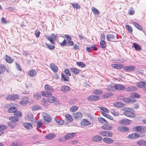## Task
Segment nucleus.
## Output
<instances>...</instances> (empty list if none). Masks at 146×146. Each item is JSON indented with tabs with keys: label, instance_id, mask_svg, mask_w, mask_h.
Returning a JSON list of instances; mask_svg holds the SVG:
<instances>
[{
	"label": "nucleus",
	"instance_id": "6e6552de",
	"mask_svg": "<svg viewBox=\"0 0 146 146\" xmlns=\"http://www.w3.org/2000/svg\"><path fill=\"white\" fill-rule=\"evenodd\" d=\"M123 114L125 115L131 117H135V115L133 113L129 110L124 111Z\"/></svg>",
	"mask_w": 146,
	"mask_h": 146
},
{
	"label": "nucleus",
	"instance_id": "69168bd1",
	"mask_svg": "<svg viewBox=\"0 0 146 146\" xmlns=\"http://www.w3.org/2000/svg\"><path fill=\"white\" fill-rule=\"evenodd\" d=\"M27 117L29 120L31 121L33 120V115L32 114H29L27 115Z\"/></svg>",
	"mask_w": 146,
	"mask_h": 146
},
{
	"label": "nucleus",
	"instance_id": "5fc2aeb1",
	"mask_svg": "<svg viewBox=\"0 0 146 146\" xmlns=\"http://www.w3.org/2000/svg\"><path fill=\"white\" fill-rule=\"evenodd\" d=\"M76 64L77 66L82 68L85 67L86 66L85 64L82 62H78Z\"/></svg>",
	"mask_w": 146,
	"mask_h": 146
},
{
	"label": "nucleus",
	"instance_id": "20e7f679",
	"mask_svg": "<svg viewBox=\"0 0 146 146\" xmlns=\"http://www.w3.org/2000/svg\"><path fill=\"white\" fill-rule=\"evenodd\" d=\"M99 134L103 136L111 137L113 135L112 133L108 131H101Z\"/></svg>",
	"mask_w": 146,
	"mask_h": 146
},
{
	"label": "nucleus",
	"instance_id": "393cba45",
	"mask_svg": "<svg viewBox=\"0 0 146 146\" xmlns=\"http://www.w3.org/2000/svg\"><path fill=\"white\" fill-rule=\"evenodd\" d=\"M102 139V137L99 135H96L94 136L92 138V140L95 141H100Z\"/></svg>",
	"mask_w": 146,
	"mask_h": 146
},
{
	"label": "nucleus",
	"instance_id": "3c124183",
	"mask_svg": "<svg viewBox=\"0 0 146 146\" xmlns=\"http://www.w3.org/2000/svg\"><path fill=\"white\" fill-rule=\"evenodd\" d=\"M98 120L100 122L106 124L108 123V122L105 119L101 117H99L98 118Z\"/></svg>",
	"mask_w": 146,
	"mask_h": 146
},
{
	"label": "nucleus",
	"instance_id": "5701e85b",
	"mask_svg": "<svg viewBox=\"0 0 146 146\" xmlns=\"http://www.w3.org/2000/svg\"><path fill=\"white\" fill-rule=\"evenodd\" d=\"M113 94L110 92H108V93H106L103 94L102 96V97L103 98H107L109 97L112 96Z\"/></svg>",
	"mask_w": 146,
	"mask_h": 146
},
{
	"label": "nucleus",
	"instance_id": "49530a36",
	"mask_svg": "<svg viewBox=\"0 0 146 146\" xmlns=\"http://www.w3.org/2000/svg\"><path fill=\"white\" fill-rule=\"evenodd\" d=\"M22 145V143L20 142L15 141L11 144L13 146H21Z\"/></svg>",
	"mask_w": 146,
	"mask_h": 146
},
{
	"label": "nucleus",
	"instance_id": "4c0bfd02",
	"mask_svg": "<svg viewBox=\"0 0 146 146\" xmlns=\"http://www.w3.org/2000/svg\"><path fill=\"white\" fill-rule=\"evenodd\" d=\"M54 120L55 122L59 125H62L64 123V121L63 120H57L56 118H54Z\"/></svg>",
	"mask_w": 146,
	"mask_h": 146
},
{
	"label": "nucleus",
	"instance_id": "9d476101",
	"mask_svg": "<svg viewBox=\"0 0 146 146\" xmlns=\"http://www.w3.org/2000/svg\"><path fill=\"white\" fill-rule=\"evenodd\" d=\"M42 116L45 120L46 121L50 122L51 121V117L49 114L44 113L42 114Z\"/></svg>",
	"mask_w": 146,
	"mask_h": 146
},
{
	"label": "nucleus",
	"instance_id": "0eeeda50",
	"mask_svg": "<svg viewBox=\"0 0 146 146\" xmlns=\"http://www.w3.org/2000/svg\"><path fill=\"white\" fill-rule=\"evenodd\" d=\"M19 96L17 95L10 94L6 98V99L7 100H15L18 99L19 98Z\"/></svg>",
	"mask_w": 146,
	"mask_h": 146
},
{
	"label": "nucleus",
	"instance_id": "864d4df0",
	"mask_svg": "<svg viewBox=\"0 0 146 146\" xmlns=\"http://www.w3.org/2000/svg\"><path fill=\"white\" fill-rule=\"evenodd\" d=\"M31 109L33 111H34L41 109V107L38 106L34 105L32 107Z\"/></svg>",
	"mask_w": 146,
	"mask_h": 146
},
{
	"label": "nucleus",
	"instance_id": "0e129e2a",
	"mask_svg": "<svg viewBox=\"0 0 146 146\" xmlns=\"http://www.w3.org/2000/svg\"><path fill=\"white\" fill-rule=\"evenodd\" d=\"M102 128L104 130H110L111 129V127L104 125L102 126Z\"/></svg>",
	"mask_w": 146,
	"mask_h": 146
},
{
	"label": "nucleus",
	"instance_id": "473e14b6",
	"mask_svg": "<svg viewBox=\"0 0 146 146\" xmlns=\"http://www.w3.org/2000/svg\"><path fill=\"white\" fill-rule=\"evenodd\" d=\"M65 117L68 122H71L73 121L72 117L69 114H66Z\"/></svg>",
	"mask_w": 146,
	"mask_h": 146
},
{
	"label": "nucleus",
	"instance_id": "f8f14e48",
	"mask_svg": "<svg viewBox=\"0 0 146 146\" xmlns=\"http://www.w3.org/2000/svg\"><path fill=\"white\" fill-rule=\"evenodd\" d=\"M135 68L134 66H127L124 67V70L128 72H131L133 71Z\"/></svg>",
	"mask_w": 146,
	"mask_h": 146
},
{
	"label": "nucleus",
	"instance_id": "c9c22d12",
	"mask_svg": "<svg viewBox=\"0 0 146 146\" xmlns=\"http://www.w3.org/2000/svg\"><path fill=\"white\" fill-rule=\"evenodd\" d=\"M46 38L50 41L52 44H54L55 42V40H54L51 36L49 35L46 36Z\"/></svg>",
	"mask_w": 146,
	"mask_h": 146
},
{
	"label": "nucleus",
	"instance_id": "603ef678",
	"mask_svg": "<svg viewBox=\"0 0 146 146\" xmlns=\"http://www.w3.org/2000/svg\"><path fill=\"white\" fill-rule=\"evenodd\" d=\"M42 123L40 121H38L37 123V127L36 128L37 130L40 132L41 131V130H39L38 129L41 128L42 127Z\"/></svg>",
	"mask_w": 146,
	"mask_h": 146
},
{
	"label": "nucleus",
	"instance_id": "37998d69",
	"mask_svg": "<svg viewBox=\"0 0 146 146\" xmlns=\"http://www.w3.org/2000/svg\"><path fill=\"white\" fill-rule=\"evenodd\" d=\"M17 110L16 108L13 107H11L8 109V111L10 113H14Z\"/></svg>",
	"mask_w": 146,
	"mask_h": 146
},
{
	"label": "nucleus",
	"instance_id": "c03bdc74",
	"mask_svg": "<svg viewBox=\"0 0 146 146\" xmlns=\"http://www.w3.org/2000/svg\"><path fill=\"white\" fill-rule=\"evenodd\" d=\"M132 23L136 28L139 30H142V27L140 26L138 23L135 22H133Z\"/></svg>",
	"mask_w": 146,
	"mask_h": 146
},
{
	"label": "nucleus",
	"instance_id": "774afa93",
	"mask_svg": "<svg viewBox=\"0 0 146 146\" xmlns=\"http://www.w3.org/2000/svg\"><path fill=\"white\" fill-rule=\"evenodd\" d=\"M60 45L61 46H64L67 44L66 41V40H64L62 42L60 43Z\"/></svg>",
	"mask_w": 146,
	"mask_h": 146
},
{
	"label": "nucleus",
	"instance_id": "cd10ccee",
	"mask_svg": "<svg viewBox=\"0 0 146 146\" xmlns=\"http://www.w3.org/2000/svg\"><path fill=\"white\" fill-rule=\"evenodd\" d=\"M114 106L116 107L123 108L125 106L124 104L119 102H117L114 104Z\"/></svg>",
	"mask_w": 146,
	"mask_h": 146
},
{
	"label": "nucleus",
	"instance_id": "bf43d9fd",
	"mask_svg": "<svg viewBox=\"0 0 146 146\" xmlns=\"http://www.w3.org/2000/svg\"><path fill=\"white\" fill-rule=\"evenodd\" d=\"M45 44L47 46L48 48L52 50L55 48L54 46L50 45L49 44L45 43Z\"/></svg>",
	"mask_w": 146,
	"mask_h": 146
},
{
	"label": "nucleus",
	"instance_id": "a18cd8bd",
	"mask_svg": "<svg viewBox=\"0 0 146 146\" xmlns=\"http://www.w3.org/2000/svg\"><path fill=\"white\" fill-rule=\"evenodd\" d=\"M101 47L102 48H104L106 47V43L104 40H101L100 42Z\"/></svg>",
	"mask_w": 146,
	"mask_h": 146
},
{
	"label": "nucleus",
	"instance_id": "aec40b11",
	"mask_svg": "<svg viewBox=\"0 0 146 146\" xmlns=\"http://www.w3.org/2000/svg\"><path fill=\"white\" fill-rule=\"evenodd\" d=\"M137 86L139 88H144L146 87V83L143 82H141L137 84Z\"/></svg>",
	"mask_w": 146,
	"mask_h": 146
},
{
	"label": "nucleus",
	"instance_id": "a878e982",
	"mask_svg": "<svg viewBox=\"0 0 146 146\" xmlns=\"http://www.w3.org/2000/svg\"><path fill=\"white\" fill-rule=\"evenodd\" d=\"M28 74L31 77H33L36 74V71L35 70H31L29 71Z\"/></svg>",
	"mask_w": 146,
	"mask_h": 146
},
{
	"label": "nucleus",
	"instance_id": "ea45409f",
	"mask_svg": "<svg viewBox=\"0 0 146 146\" xmlns=\"http://www.w3.org/2000/svg\"><path fill=\"white\" fill-rule=\"evenodd\" d=\"M93 93L96 95H101L103 93V92L98 89H96L93 92Z\"/></svg>",
	"mask_w": 146,
	"mask_h": 146
},
{
	"label": "nucleus",
	"instance_id": "7ed1b4c3",
	"mask_svg": "<svg viewBox=\"0 0 146 146\" xmlns=\"http://www.w3.org/2000/svg\"><path fill=\"white\" fill-rule=\"evenodd\" d=\"M100 98L99 96L94 95H91L87 98V99L90 101H96L98 100Z\"/></svg>",
	"mask_w": 146,
	"mask_h": 146
},
{
	"label": "nucleus",
	"instance_id": "338daca9",
	"mask_svg": "<svg viewBox=\"0 0 146 146\" xmlns=\"http://www.w3.org/2000/svg\"><path fill=\"white\" fill-rule=\"evenodd\" d=\"M7 126L4 125H0V131H2L7 129Z\"/></svg>",
	"mask_w": 146,
	"mask_h": 146
},
{
	"label": "nucleus",
	"instance_id": "a211bd4d",
	"mask_svg": "<svg viewBox=\"0 0 146 146\" xmlns=\"http://www.w3.org/2000/svg\"><path fill=\"white\" fill-rule=\"evenodd\" d=\"M44 88L45 90L49 91L50 92L54 91V89L52 87L48 84L45 85L44 86Z\"/></svg>",
	"mask_w": 146,
	"mask_h": 146
},
{
	"label": "nucleus",
	"instance_id": "8fccbe9b",
	"mask_svg": "<svg viewBox=\"0 0 146 146\" xmlns=\"http://www.w3.org/2000/svg\"><path fill=\"white\" fill-rule=\"evenodd\" d=\"M34 98L36 100H39L41 98V95L40 94L36 93L33 95Z\"/></svg>",
	"mask_w": 146,
	"mask_h": 146
},
{
	"label": "nucleus",
	"instance_id": "423d86ee",
	"mask_svg": "<svg viewBox=\"0 0 146 146\" xmlns=\"http://www.w3.org/2000/svg\"><path fill=\"white\" fill-rule=\"evenodd\" d=\"M81 124L82 125L84 126H86L88 125H90V127L93 126V125L88 120L86 119H82L81 121Z\"/></svg>",
	"mask_w": 146,
	"mask_h": 146
},
{
	"label": "nucleus",
	"instance_id": "e2e57ef3",
	"mask_svg": "<svg viewBox=\"0 0 146 146\" xmlns=\"http://www.w3.org/2000/svg\"><path fill=\"white\" fill-rule=\"evenodd\" d=\"M64 73L66 76H71V74L69 70L67 69H65L64 71Z\"/></svg>",
	"mask_w": 146,
	"mask_h": 146
},
{
	"label": "nucleus",
	"instance_id": "c85d7f7f",
	"mask_svg": "<svg viewBox=\"0 0 146 146\" xmlns=\"http://www.w3.org/2000/svg\"><path fill=\"white\" fill-rule=\"evenodd\" d=\"M9 119L11 121L15 122L19 121V118L17 117L12 116L9 117Z\"/></svg>",
	"mask_w": 146,
	"mask_h": 146
},
{
	"label": "nucleus",
	"instance_id": "2f4dec72",
	"mask_svg": "<svg viewBox=\"0 0 146 146\" xmlns=\"http://www.w3.org/2000/svg\"><path fill=\"white\" fill-rule=\"evenodd\" d=\"M56 100V98L54 96H51L48 98V101L50 103L54 102Z\"/></svg>",
	"mask_w": 146,
	"mask_h": 146
},
{
	"label": "nucleus",
	"instance_id": "052dcab7",
	"mask_svg": "<svg viewBox=\"0 0 146 146\" xmlns=\"http://www.w3.org/2000/svg\"><path fill=\"white\" fill-rule=\"evenodd\" d=\"M71 4L74 8L79 9L80 7V6L77 3H72Z\"/></svg>",
	"mask_w": 146,
	"mask_h": 146
},
{
	"label": "nucleus",
	"instance_id": "13d9d810",
	"mask_svg": "<svg viewBox=\"0 0 146 146\" xmlns=\"http://www.w3.org/2000/svg\"><path fill=\"white\" fill-rule=\"evenodd\" d=\"M14 115L19 117H21L22 115L21 112L17 110L14 113Z\"/></svg>",
	"mask_w": 146,
	"mask_h": 146
},
{
	"label": "nucleus",
	"instance_id": "39448f33",
	"mask_svg": "<svg viewBox=\"0 0 146 146\" xmlns=\"http://www.w3.org/2000/svg\"><path fill=\"white\" fill-rule=\"evenodd\" d=\"M131 121L126 119H124L120 120L119 123L121 125H127L130 124Z\"/></svg>",
	"mask_w": 146,
	"mask_h": 146
},
{
	"label": "nucleus",
	"instance_id": "f03ea898",
	"mask_svg": "<svg viewBox=\"0 0 146 146\" xmlns=\"http://www.w3.org/2000/svg\"><path fill=\"white\" fill-rule=\"evenodd\" d=\"M29 100V99L28 97H24L20 100L19 104L22 106H25L27 104Z\"/></svg>",
	"mask_w": 146,
	"mask_h": 146
},
{
	"label": "nucleus",
	"instance_id": "4468645a",
	"mask_svg": "<svg viewBox=\"0 0 146 146\" xmlns=\"http://www.w3.org/2000/svg\"><path fill=\"white\" fill-rule=\"evenodd\" d=\"M103 140L104 143L109 144H111L114 142V140L113 139L108 137L104 138Z\"/></svg>",
	"mask_w": 146,
	"mask_h": 146
},
{
	"label": "nucleus",
	"instance_id": "7c9ffc66",
	"mask_svg": "<svg viewBox=\"0 0 146 146\" xmlns=\"http://www.w3.org/2000/svg\"><path fill=\"white\" fill-rule=\"evenodd\" d=\"M71 71L74 74H78L81 70L76 68H71L70 69Z\"/></svg>",
	"mask_w": 146,
	"mask_h": 146
},
{
	"label": "nucleus",
	"instance_id": "9b49d317",
	"mask_svg": "<svg viewBox=\"0 0 146 146\" xmlns=\"http://www.w3.org/2000/svg\"><path fill=\"white\" fill-rule=\"evenodd\" d=\"M140 137V135L136 133L129 135L128 137L129 139H134Z\"/></svg>",
	"mask_w": 146,
	"mask_h": 146
},
{
	"label": "nucleus",
	"instance_id": "ddd939ff",
	"mask_svg": "<svg viewBox=\"0 0 146 146\" xmlns=\"http://www.w3.org/2000/svg\"><path fill=\"white\" fill-rule=\"evenodd\" d=\"M111 66L117 69H119L124 67V65L123 64H111Z\"/></svg>",
	"mask_w": 146,
	"mask_h": 146
},
{
	"label": "nucleus",
	"instance_id": "680f3d73",
	"mask_svg": "<svg viewBox=\"0 0 146 146\" xmlns=\"http://www.w3.org/2000/svg\"><path fill=\"white\" fill-rule=\"evenodd\" d=\"M135 12L133 10V8L131 7L130 9L129 10L128 14L130 15H132L134 14Z\"/></svg>",
	"mask_w": 146,
	"mask_h": 146
},
{
	"label": "nucleus",
	"instance_id": "de8ad7c7",
	"mask_svg": "<svg viewBox=\"0 0 146 146\" xmlns=\"http://www.w3.org/2000/svg\"><path fill=\"white\" fill-rule=\"evenodd\" d=\"M5 70V66L4 65H0V74L3 73Z\"/></svg>",
	"mask_w": 146,
	"mask_h": 146
},
{
	"label": "nucleus",
	"instance_id": "6ab92c4d",
	"mask_svg": "<svg viewBox=\"0 0 146 146\" xmlns=\"http://www.w3.org/2000/svg\"><path fill=\"white\" fill-rule=\"evenodd\" d=\"M115 38V36L112 34H108L106 35V38L108 41H113V40Z\"/></svg>",
	"mask_w": 146,
	"mask_h": 146
},
{
	"label": "nucleus",
	"instance_id": "6e6d98bb",
	"mask_svg": "<svg viewBox=\"0 0 146 146\" xmlns=\"http://www.w3.org/2000/svg\"><path fill=\"white\" fill-rule=\"evenodd\" d=\"M78 107L73 106H72L70 109V111L72 112H74L77 111L78 109Z\"/></svg>",
	"mask_w": 146,
	"mask_h": 146
},
{
	"label": "nucleus",
	"instance_id": "f3484780",
	"mask_svg": "<svg viewBox=\"0 0 146 146\" xmlns=\"http://www.w3.org/2000/svg\"><path fill=\"white\" fill-rule=\"evenodd\" d=\"M75 135V133H70L66 135L65 136V138L66 140L71 139L74 137Z\"/></svg>",
	"mask_w": 146,
	"mask_h": 146
},
{
	"label": "nucleus",
	"instance_id": "79ce46f5",
	"mask_svg": "<svg viewBox=\"0 0 146 146\" xmlns=\"http://www.w3.org/2000/svg\"><path fill=\"white\" fill-rule=\"evenodd\" d=\"M126 29L127 31L128 32L131 33L133 31V29L131 26L129 25H127L125 26Z\"/></svg>",
	"mask_w": 146,
	"mask_h": 146
},
{
	"label": "nucleus",
	"instance_id": "bb28decb",
	"mask_svg": "<svg viewBox=\"0 0 146 146\" xmlns=\"http://www.w3.org/2000/svg\"><path fill=\"white\" fill-rule=\"evenodd\" d=\"M41 94L43 96L48 97L51 96L52 94L51 92H48V91H45L42 92Z\"/></svg>",
	"mask_w": 146,
	"mask_h": 146
},
{
	"label": "nucleus",
	"instance_id": "1a4fd4ad",
	"mask_svg": "<svg viewBox=\"0 0 146 146\" xmlns=\"http://www.w3.org/2000/svg\"><path fill=\"white\" fill-rule=\"evenodd\" d=\"M70 88L68 86L66 85H63L60 88V90L64 93H67L70 90Z\"/></svg>",
	"mask_w": 146,
	"mask_h": 146
},
{
	"label": "nucleus",
	"instance_id": "b1692460",
	"mask_svg": "<svg viewBox=\"0 0 146 146\" xmlns=\"http://www.w3.org/2000/svg\"><path fill=\"white\" fill-rule=\"evenodd\" d=\"M23 125L25 128L28 129H30L32 127L31 125L28 123H24L23 124Z\"/></svg>",
	"mask_w": 146,
	"mask_h": 146
},
{
	"label": "nucleus",
	"instance_id": "4be33fe9",
	"mask_svg": "<svg viewBox=\"0 0 146 146\" xmlns=\"http://www.w3.org/2000/svg\"><path fill=\"white\" fill-rule=\"evenodd\" d=\"M55 137V135L54 133H50L46 135L45 138L46 139H51L54 138Z\"/></svg>",
	"mask_w": 146,
	"mask_h": 146
},
{
	"label": "nucleus",
	"instance_id": "58836bf2",
	"mask_svg": "<svg viewBox=\"0 0 146 146\" xmlns=\"http://www.w3.org/2000/svg\"><path fill=\"white\" fill-rule=\"evenodd\" d=\"M61 80L62 82H68L69 81L66 78V76L63 73H61Z\"/></svg>",
	"mask_w": 146,
	"mask_h": 146
},
{
	"label": "nucleus",
	"instance_id": "e433bc0d",
	"mask_svg": "<svg viewBox=\"0 0 146 146\" xmlns=\"http://www.w3.org/2000/svg\"><path fill=\"white\" fill-rule=\"evenodd\" d=\"M6 58L5 59L6 61L8 63H11L13 62V59L9 56L7 55L6 56Z\"/></svg>",
	"mask_w": 146,
	"mask_h": 146
},
{
	"label": "nucleus",
	"instance_id": "c756f323",
	"mask_svg": "<svg viewBox=\"0 0 146 146\" xmlns=\"http://www.w3.org/2000/svg\"><path fill=\"white\" fill-rule=\"evenodd\" d=\"M133 45L132 47H134L136 50L139 51L141 50L140 46L136 43H133Z\"/></svg>",
	"mask_w": 146,
	"mask_h": 146
},
{
	"label": "nucleus",
	"instance_id": "09e8293b",
	"mask_svg": "<svg viewBox=\"0 0 146 146\" xmlns=\"http://www.w3.org/2000/svg\"><path fill=\"white\" fill-rule=\"evenodd\" d=\"M92 10L94 14L98 15L99 14V12L98 10L96 8L92 7Z\"/></svg>",
	"mask_w": 146,
	"mask_h": 146
},
{
	"label": "nucleus",
	"instance_id": "f704fd0d",
	"mask_svg": "<svg viewBox=\"0 0 146 146\" xmlns=\"http://www.w3.org/2000/svg\"><path fill=\"white\" fill-rule=\"evenodd\" d=\"M137 144L140 146L146 145V141L144 140H141L137 141Z\"/></svg>",
	"mask_w": 146,
	"mask_h": 146
},
{
	"label": "nucleus",
	"instance_id": "dca6fc26",
	"mask_svg": "<svg viewBox=\"0 0 146 146\" xmlns=\"http://www.w3.org/2000/svg\"><path fill=\"white\" fill-rule=\"evenodd\" d=\"M123 101L127 103H133L136 102V100L133 99H131L129 98H124L122 99Z\"/></svg>",
	"mask_w": 146,
	"mask_h": 146
},
{
	"label": "nucleus",
	"instance_id": "412c9836",
	"mask_svg": "<svg viewBox=\"0 0 146 146\" xmlns=\"http://www.w3.org/2000/svg\"><path fill=\"white\" fill-rule=\"evenodd\" d=\"M50 68L51 70L54 72H56L58 71V68L54 64L52 63L50 64Z\"/></svg>",
	"mask_w": 146,
	"mask_h": 146
},
{
	"label": "nucleus",
	"instance_id": "4d7b16f0",
	"mask_svg": "<svg viewBox=\"0 0 146 146\" xmlns=\"http://www.w3.org/2000/svg\"><path fill=\"white\" fill-rule=\"evenodd\" d=\"M7 124L8 126L11 129H13L14 128L15 124L11 122H9L7 123Z\"/></svg>",
	"mask_w": 146,
	"mask_h": 146
},
{
	"label": "nucleus",
	"instance_id": "f257e3e1",
	"mask_svg": "<svg viewBox=\"0 0 146 146\" xmlns=\"http://www.w3.org/2000/svg\"><path fill=\"white\" fill-rule=\"evenodd\" d=\"M73 116L75 120H79L81 119L82 115L80 112H77L73 113Z\"/></svg>",
	"mask_w": 146,
	"mask_h": 146
},
{
	"label": "nucleus",
	"instance_id": "72a5a7b5",
	"mask_svg": "<svg viewBox=\"0 0 146 146\" xmlns=\"http://www.w3.org/2000/svg\"><path fill=\"white\" fill-rule=\"evenodd\" d=\"M118 129L119 131L122 132H126L129 130V129L127 127L124 126L119 127Z\"/></svg>",
	"mask_w": 146,
	"mask_h": 146
},
{
	"label": "nucleus",
	"instance_id": "a19ab883",
	"mask_svg": "<svg viewBox=\"0 0 146 146\" xmlns=\"http://www.w3.org/2000/svg\"><path fill=\"white\" fill-rule=\"evenodd\" d=\"M131 97L133 98H139L140 97V96L137 93H133L131 94Z\"/></svg>",
	"mask_w": 146,
	"mask_h": 146
},
{
	"label": "nucleus",
	"instance_id": "2eb2a0df",
	"mask_svg": "<svg viewBox=\"0 0 146 146\" xmlns=\"http://www.w3.org/2000/svg\"><path fill=\"white\" fill-rule=\"evenodd\" d=\"M113 87L115 89L119 90H124L125 88L124 86L119 84L115 85Z\"/></svg>",
	"mask_w": 146,
	"mask_h": 146
}]
</instances>
